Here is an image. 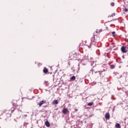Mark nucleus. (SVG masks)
I'll return each instance as SVG.
<instances>
[{"mask_svg":"<svg viewBox=\"0 0 128 128\" xmlns=\"http://www.w3.org/2000/svg\"><path fill=\"white\" fill-rule=\"evenodd\" d=\"M6 112H8V110H6Z\"/></svg>","mask_w":128,"mask_h":128,"instance_id":"dca6fc26","label":"nucleus"},{"mask_svg":"<svg viewBox=\"0 0 128 128\" xmlns=\"http://www.w3.org/2000/svg\"><path fill=\"white\" fill-rule=\"evenodd\" d=\"M121 50L122 52H126V48L124 46H122L121 48Z\"/></svg>","mask_w":128,"mask_h":128,"instance_id":"20e7f679","label":"nucleus"},{"mask_svg":"<svg viewBox=\"0 0 128 128\" xmlns=\"http://www.w3.org/2000/svg\"><path fill=\"white\" fill-rule=\"evenodd\" d=\"M45 125L46 126H47V128H50V122H48V121H46L45 122Z\"/></svg>","mask_w":128,"mask_h":128,"instance_id":"39448f33","label":"nucleus"},{"mask_svg":"<svg viewBox=\"0 0 128 128\" xmlns=\"http://www.w3.org/2000/svg\"><path fill=\"white\" fill-rule=\"evenodd\" d=\"M24 116L25 118H26V116H28V115H26V114H24Z\"/></svg>","mask_w":128,"mask_h":128,"instance_id":"2eb2a0df","label":"nucleus"},{"mask_svg":"<svg viewBox=\"0 0 128 128\" xmlns=\"http://www.w3.org/2000/svg\"><path fill=\"white\" fill-rule=\"evenodd\" d=\"M114 68V65H111L110 66V68Z\"/></svg>","mask_w":128,"mask_h":128,"instance_id":"f8f14e48","label":"nucleus"},{"mask_svg":"<svg viewBox=\"0 0 128 128\" xmlns=\"http://www.w3.org/2000/svg\"><path fill=\"white\" fill-rule=\"evenodd\" d=\"M76 111H78V110H76Z\"/></svg>","mask_w":128,"mask_h":128,"instance_id":"a211bd4d","label":"nucleus"},{"mask_svg":"<svg viewBox=\"0 0 128 128\" xmlns=\"http://www.w3.org/2000/svg\"><path fill=\"white\" fill-rule=\"evenodd\" d=\"M62 112L64 114H66L68 112V110L66 108H64L62 110Z\"/></svg>","mask_w":128,"mask_h":128,"instance_id":"f257e3e1","label":"nucleus"},{"mask_svg":"<svg viewBox=\"0 0 128 128\" xmlns=\"http://www.w3.org/2000/svg\"><path fill=\"white\" fill-rule=\"evenodd\" d=\"M52 104H58V101L57 100H54L53 101Z\"/></svg>","mask_w":128,"mask_h":128,"instance_id":"0eeeda50","label":"nucleus"},{"mask_svg":"<svg viewBox=\"0 0 128 128\" xmlns=\"http://www.w3.org/2000/svg\"><path fill=\"white\" fill-rule=\"evenodd\" d=\"M92 104H94V102H91L88 103V106H92Z\"/></svg>","mask_w":128,"mask_h":128,"instance_id":"9d476101","label":"nucleus"},{"mask_svg":"<svg viewBox=\"0 0 128 128\" xmlns=\"http://www.w3.org/2000/svg\"><path fill=\"white\" fill-rule=\"evenodd\" d=\"M115 128H121L122 126H120V124L117 123L116 126H115Z\"/></svg>","mask_w":128,"mask_h":128,"instance_id":"423d86ee","label":"nucleus"},{"mask_svg":"<svg viewBox=\"0 0 128 128\" xmlns=\"http://www.w3.org/2000/svg\"><path fill=\"white\" fill-rule=\"evenodd\" d=\"M46 82H44V84H46Z\"/></svg>","mask_w":128,"mask_h":128,"instance_id":"f3484780","label":"nucleus"},{"mask_svg":"<svg viewBox=\"0 0 128 128\" xmlns=\"http://www.w3.org/2000/svg\"><path fill=\"white\" fill-rule=\"evenodd\" d=\"M115 34H116V32H112V34H113V36H114Z\"/></svg>","mask_w":128,"mask_h":128,"instance_id":"ddd939ff","label":"nucleus"},{"mask_svg":"<svg viewBox=\"0 0 128 128\" xmlns=\"http://www.w3.org/2000/svg\"><path fill=\"white\" fill-rule=\"evenodd\" d=\"M110 4H111L112 6H114V2H112V3Z\"/></svg>","mask_w":128,"mask_h":128,"instance_id":"9b49d317","label":"nucleus"},{"mask_svg":"<svg viewBox=\"0 0 128 128\" xmlns=\"http://www.w3.org/2000/svg\"><path fill=\"white\" fill-rule=\"evenodd\" d=\"M70 80H76V76H72L70 78Z\"/></svg>","mask_w":128,"mask_h":128,"instance_id":"1a4fd4ad","label":"nucleus"},{"mask_svg":"<svg viewBox=\"0 0 128 128\" xmlns=\"http://www.w3.org/2000/svg\"><path fill=\"white\" fill-rule=\"evenodd\" d=\"M110 113H106L105 114V118L106 120H110Z\"/></svg>","mask_w":128,"mask_h":128,"instance_id":"7ed1b4c3","label":"nucleus"},{"mask_svg":"<svg viewBox=\"0 0 128 128\" xmlns=\"http://www.w3.org/2000/svg\"><path fill=\"white\" fill-rule=\"evenodd\" d=\"M43 72H44V74H47V72H48V70L46 68H44Z\"/></svg>","mask_w":128,"mask_h":128,"instance_id":"6e6552de","label":"nucleus"},{"mask_svg":"<svg viewBox=\"0 0 128 128\" xmlns=\"http://www.w3.org/2000/svg\"><path fill=\"white\" fill-rule=\"evenodd\" d=\"M124 11L126 12H128V8H125Z\"/></svg>","mask_w":128,"mask_h":128,"instance_id":"4468645a","label":"nucleus"},{"mask_svg":"<svg viewBox=\"0 0 128 128\" xmlns=\"http://www.w3.org/2000/svg\"><path fill=\"white\" fill-rule=\"evenodd\" d=\"M46 104V100H42L38 104V106H42V104Z\"/></svg>","mask_w":128,"mask_h":128,"instance_id":"f03ea898","label":"nucleus"}]
</instances>
